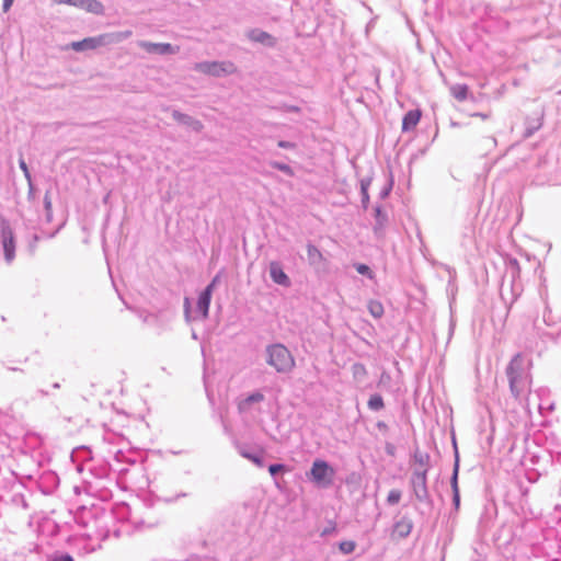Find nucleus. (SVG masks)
Returning <instances> with one entry per match:
<instances>
[{"instance_id":"obj_31","label":"nucleus","mask_w":561,"mask_h":561,"mask_svg":"<svg viewBox=\"0 0 561 561\" xmlns=\"http://www.w3.org/2000/svg\"><path fill=\"white\" fill-rule=\"evenodd\" d=\"M14 0H3V11L7 12L11 8Z\"/></svg>"},{"instance_id":"obj_9","label":"nucleus","mask_w":561,"mask_h":561,"mask_svg":"<svg viewBox=\"0 0 561 561\" xmlns=\"http://www.w3.org/2000/svg\"><path fill=\"white\" fill-rule=\"evenodd\" d=\"M422 112L420 110L409 111L402 119V131L407 133L413 130L419 124Z\"/></svg>"},{"instance_id":"obj_27","label":"nucleus","mask_w":561,"mask_h":561,"mask_svg":"<svg viewBox=\"0 0 561 561\" xmlns=\"http://www.w3.org/2000/svg\"><path fill=\"white\" fill-rule=\"evenodd\" d=\"M278 147L284 148V149H293V148H295V145L289 141L280 140V141H278Z\"/></svg>"},{"instance_id":"obj_35","label":"nucleus","mask_w":561,"mask_h":561,"mask_svg":"<svg viewBox=\"0 0 561 561\" xmlns=\"http://www.w3.org/2000/svg\"><path fill=\"white\" fill-rule=\"evenodd\" d=\"M262 36L263 37H268V34L267 33H263Z\"/></svg>"},{"instance_id":"obj_11","label":"nucleus","mask_w":561,"mask_h":561,"mask_svg":"<svg viewBox=\"0 0 561 561\" xmlns=\"http://www.w3.org/2000/svg\"><path fill=\"white\" fill-rule=\"evenodd\" d=\"M2 240L5 257L8 261H11L14 256V240L11 230L2 231Z\"/></svg>"},{"instance_id":"obj_6","label":"nucleus","mask_w":561,"mask_h":561,"mask_svg":"<svg viewBox=\"0 0 561 561\" xmlns=\"http://www.w3.org/2000/svg\"><path fill=\"white\" fill-rule=\"evenodd\" d=\"M139 46L144 48L147 53H154L160 55L175 54L180 50L178 46L174 47L168 43L140 42Z\"/></svg>"},{"instance_id":"obj_18","label":"nucleus","mask_w":561,"mask_h":561,"mask_svg":"<svg viewBox=\"0 0 561 561\" xmlns=\"http://www.w3.org/2000/svg\"><path fill=\"white\" fill-rule=\"evenodd\" d=\"M385 407L383 400L379 394H374L368 400V408L375 411L381 410Z\"/></svg>"},{"instance_id":"obj_10","label":"nucleus","mask_w":561,"mask_h":561,"mask_svg":"<svg viewBox=\"0 0 561 561\" xmlns=\"http://www.w3.org/2000/svg\"><path fill=\"white\" fill-rule=\"evenodd\" d=\"M412 530V523L409 519H401L396 523L392 537L401 539L405 538Z\"/></svg>"},{"instance_id":"obj_13","label":"nucleus","mask_w":561,"mask_h":561,"mask_svg":"<svg viewBox=\"0 0 561 561\" xmlns=\"http://www.w3.org/2000/svg\"><path fill=\"white\" fill-rule=\"evenodd\" d=\"M307 255H308V260H309L310 264H317L324 260L320 250L312 244L307 245Z\"/></svg>"},{"instance_id":"obj_23","label":"nucleus","mask_w":561,"mask_h":561,"mask_svg":"<svg viewBox=\"0 0 561 561\" xmlns=\"http://www.w3.org/2000/svg\"><path fill=\"white\" fill-rule=\"evenodd\" d=\"M355 542L351 540L342 541L339 546L340 550L345 554L353 552L355 550Z\"/></svg>"},{"instance_id":"obj_24","label":"nucleus","mask_w":561,"mask_h":561,"mask_svg":"<svg viewBox=\"0 0 561 561\" xmlns=\"http://www.w3.org/2000/svg\"><path fill=\"white\" fill-rule=\"evenodd\" d=\"M355 268L356 271L362 274V275H366L368 276L369 278H373L374 277V274L373 272L370 271L369 266L366 265V264H356L355 265Z\"/></svg>"},{"instance_id":"obj_5","label":"nucleus","mask_w":561,"mask_h":561,"mask_svg":"<svg viewBox=\"0 0 561 561\" xmlns=\"http://www.w3.org/2000/svg\"><path fill=\"white\" fill-rule=\"evenodd\" d=\"M106 37H108L107 34H103L98 37H87L82 41L72 42L70 44V47H71V49H73L76 51H82V50H87V49H95L105 43Z\"/></svg>"},{"instance_id":"obj_8","label":"nucleus","mask_w":561,"mask_h":561,"mask_svg":"<svg viewBox=\"0 0 561 561\" xmlns=\"http://www.w3.org/2000/svg\"><path fill=\"white\" fill-rule=\"evenodd\" d=\"M270 276L278 285L288 287L290 285V279L287 274L284 272L283 267L278 262H271L270 264Z\"/></svg>"},{"instance_id":"obj_4","label":"nucleus","mask_w":561,"mask_h":561,"mask_svg":"<svg viewBox=\"0 0 561 561\" xmlns=\"http://www.w3.org/2000/svg\"><path fill=\"white\" fill-rule=\"evenodd\" d=\"M195 69L205 75L219 77L221 75L233 73L236 67L230 61L218 62V61H205L195 65Z\"/></svg>"},{"instance_id":"obj_28","label":"nucleus","mask_w":561,"mask_h":561,"mask_svg":"<svg viewBox=\"0 0 561 561\" xmlns=\"http://www.w3.org/2000/svg\"><path fill=\"white\" fill-rule=\"evenodd\" d=\"M245 457L248 459H250L252 462H254L255 465H257L260 467L263 466V461L259 457L253 456V455H245Z\"/></svg>"},{"instance_id":"obj_34","label":"nucleus","mask_w":561,"mask_h":561,"mask_svg":"<svg viewBox=\"0 0 561 561\" xmlns=\"http://www.w3.org/2000/svg\"><path fill=\"white\" fill-rule=\"evenodd\" d=\"M474 116H480L482 118H484L485 116L483 114H474Z\"/></svg>"},{"instance_id":"obj_25","label":"nucleus","mask_w":561,"mask_h":561,"mask_svg":"<svg viewBox=\"0 0 561 561\" xmlns=\"http://www.w3.org/2000/svg\"><path fill=\"white\" fill-rule=\"evenodd\" d=\"M282 470H284V466L283 465L275 463V465H271L268 467V471H270V473L272 476H275L276 473H278Z\"/></svg>"},{"instance_id":"obj_20","label":"nucleus","mask_w":561,"mask_h":561,"mask_svg":"<svg viewBox=\"0 0 561 561\" xmlns=\"http://www.w3.org/2000/svg\"><path fill=\"white\" fill-rule=\"evenodd\" d=\"M352 373L355 379H362L366 377L367 369L363 364L357 363L352 366Z\"/></svg>"},{"instance_id":"obj_17","label":"nucleus","mask_w":561,"mask_h":561,"mask_svg":"<svg viewBox=\"0 0 561 561\" xmlns=\"http://www.w3.org/2000/svg\"><path fill=\"white\" fill-rule=\"evenodd\" d=\"M264 400V396L261 392H254L239 403V409L244 410L254 402H261Z\"/></svg>"},{"instance_id":"obj_16","label":"nucleus","mask_w":561,"mask_h":561,"mask_svg":"<svg viewBox=\"0 0 561 561\" xmlns=\"http://www.w3.org/2000/svg\"><path fill=\"white\" fill-rule=\"evenodd\" d=\"M414 469L421 471H427L428 469V456L425 454L416 453L414 455Z\"/></svg>"},{"instance_id":"obj_33","label":"nucleus","mask_w":561,"mask_h":561,"mask_svg":"<svg viewBox=\"0 0 561 561\" xmlns=\"http://www.w3.org/2000/svg\"><path fill=\"white\" fill-rule=\"evenodd\" d=\"M64 3L73 5V3H79V0L78 1L66 0V1H64Z\"/></svg>"},{"instance_id":"obj_21","label":"nucleus","mask_w":561,"mask_h":561,"mask_svg":"<svg viewBox=\"0 0 561 561\" xmlns=\"http://www.w3.org/2000/svg\"><path fill=\"white\" fill-rule=\"evenodd\" d=\"M271 165L274 168V169H277L284 173H286L287 175L289 176H293L294 175V170L288 165V164H285V163H280V162H271Z\"/></svg>"},{"instance_id":"obj_29","label":"nucleus","mask_w":561,"mask_h":561,"mask_svg":"<svg viewBox=\"0 0 561 561\" xmlns=\"http://www.w3.org/2000/svg\"><path fill=\"white\" fill-rule=\"evenodd\" d=\"M454 489H455V502L456 504L458 505L459 504V495H458V490H457V472H455V476H454Z\"/></svg>"},{"instance_id":"obj_12","label":"nucleus","mask_w":561,"mask_h":561,"mask_svg":"<svg viewBox=\"0 0 561 561\" xmlns=\"http://www.w3.org/2000/svg\"><path fill=\"white\" fill-rule=\"evenodd\" d=\"M73 5L94 14H102L104 11L103 4L98 0H79V3H73Z\"/></svg>"},{"instance_id":"obj_32","label":"nucleus","mask_w":561,"mask_h":561,"mask_svg":"<svg viewBox=\"0 0 561 561\" xmlns=\"http://www.w3.org/2000/svg\"><path fill=\"white\" fill-rule=\"evenodd\" d=\"M53 561H73V559L70 556H61V557L55 558Z\"/></svg>"},{"instance_id":"obj_26","label":"nucleus","mask_w":561,"mask_h":561,"mask_svg":"<svg viewBox=\"0 0 561 561\" xmlns=\"http://www.w3.org/2000/svg\"><path fill=\"white\" fill-rule=\"evenodd\" d=\"M131 35V32L130 31H125V32H118V33H115L113 34V37L116 39V41H121L123 38H127Z\"/></svg>"},{"instance_id":"obj_19","label":"nucleus","mask_w":561,"mask_h":561,"mask_svg":"<svg viewBox=\"0 0 561 561\" xmlns=\"http://www.w3.org/2000/svg\"><path fill=\"white\" fill-rule=\"evenodd\" d=\"M426 473H427V471H421V470L414 469L413 483L415 485H420L424 489L425 484H426Z\"/></svg>"},{"instance_id":"obj_14","label":"nucleus","mask_w":561,"mask_h":561,"mask_svg":"<svg viewBox=\"0 0 561 561\" xmlns=\"http://www.w3.org/2000/svg\"><path fill=\"white\" fill-rule=\"evenodd\" d=\"M450 92L458 101H465L468 98L469 88L466 84H456L451 87Z\"/></svg>"},{"instance_id":"obj_3","label":"nucleus","mask_w":561,"mask_h":561,"mask_svg":"<svg viewBox=\"0 0 561 561\" xmlns=\"http://www.w3.org/2000/svg\"><path fill=\"white\" fill-rule=\"evenodd\" d=\"M335 470L324 460L317 459L310 469L311 480L320 486H329L332 484Z\"/></svg>"},{"instance_id":"obj_1","label":"nucleus","mask_w":561,"mask_h":561,"mask_svg":"<svg viewBox=\"0 0 561 561\" xmlns=\"http://www.w3.org/2000/svg\"><path fill=\"white\" fill-rule=\"evenodd\" d=\"M506 375L508 378L510 390L515 399H519L526 389L530 388L531 378L525 376L523 356L516 354L507 365Z\"/></svg>"},{"instance_id":"obj_7","label":"nucleus","mask_w":561,"mask_h":561,"mask_svg":"<svg viewBox=\"0 0 561 561\" xmlns=\"http://www.w3.org/2000/svg\"><path fill=\"white\" fill-rule=\"evenodd\" d=\"M217 282V277L213 279V282L205 288V290L199 295L197 301V308L203 313V317L206 318L208 316L210 299L214 286Z\"/></svg>"},{"instance_id":"obj_30","label":"nucleus","mask_w":561,"mask_h":561,"mask_svg":"<svg viewBox=\"0 0 561 561\" xmlns=\"http://www.w3.org/2000/svg\"><path fill=\"white\" fill-rule=\"evenodd\" d=\"M20 168L24 172L25 176L30 178L27 165H26V163H25V161L23 159H20Z\"/></svg>"},{"instance_id":"obj_15","label":"nucleus","mask_w":561,"mask_h":561,"mask_svg":"<svg viewBox=\"0 0 561 561\" xmlns=\"http://www.w3.org/2000/svg\"><path fill=\"white\" fill-rule=\"evenodd\" d=\"M367 308H368V311L370 312V314L374 317V318H381L383 316V306L380 301L378 300H369L368 301V305H367Z\"/></svg>"},{"instance_id":"obj_2","label":"nucleus","mask_w":561,"mask_h":561,"mask_svg":"<svg viewBox=\"0 0 561 561\" xmlns=\"http://www.w3.org/2000/svg\"><path fill=\"white\" fill-rule=\"evenodd\" d=\"M266 362L277 373L286 374L294 369L295 358L283 344H273L266 348Z\"/></svg>"},{"instance_id":"obj_22","label":"nucleus","mask_w":561,"mask_h":561,"mask_svg":"<svg viewBox=\"0 0 561 561\" xmlns=\"http://www.w3.org/2000/svg\"><path fill=\"white\" fill-rule=\"evenodd\" d=\"M401 491L400 490H391L389 493H388V496H387V502L391 505H394L397 503H399V501L401 500Z\"/></svg>"}]
</instances>
